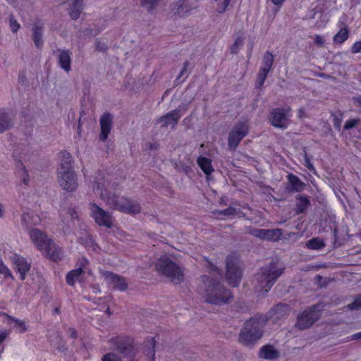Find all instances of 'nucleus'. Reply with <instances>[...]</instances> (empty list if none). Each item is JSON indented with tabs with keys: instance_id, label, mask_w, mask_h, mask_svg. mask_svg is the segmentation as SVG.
Wrapping results in <instances>:
<instances>
[{
	"instance_id": "31",
	"label": "nucleus",
	"mask_w": 361,
	"mask_h": 361,
	"mask_svg": "<svg viewBox=\"0 0 361 361\" xmlns=\"http://www.w3.org/2000/svg\"><path fill=\"white\" fill-rule=\"evenodd\" d=\"M307 247L313 250H319L324 246L323 241L318 238H314L309 240L307 243Z\"/></svg>"
},
{
	"instance_id": "33",
	"label": "nucleus",
	"mask_w": 361,
	"mask_h": 361,
	"mask_svg": "<svg viewBox=\"0 0 361 361\" xmlns=\"http://www.w3.org/2000/svg\"><path fill=\"white\" fill-rule=\"evenodd\" d=\"M121 357L116 353H109L104 355L102 361H121Z\"/></svg>"
},
{
	"instance_id": "15",
	"label": "nucleus",
	"mask_w": 361,
	"mask_h": 361,
	"mask_svg": "<svg viewBox=\"0 0 361 361\" xmlns=\"http://www.w3.org/2000/svg\"><path fill=\"white\" fill-rule=\"evenodd\" d=\"M86 268L83 265L82 267L72 270L68 272L66 275V283L70 286H73L76 281L81 283H85L84 278L86 276Z\"/></svg>"
},
{
	"instance_id": "9",
	"label": "nucleus",
	"mask_w": 361,
	"mask_h": 361,
	"mask_svg": "<svg viewBox=\"0 0 361 361\" xmlns=\"http://www.w3.org/2000/svg\"><path fill=\"white\" fill-rule=\"evenodd\" d=\"M249 125L247 121H242L237 123L229 134V147L235 149L240 141L247 135Z\"/></svg>"
},
{
	"instance_id": "8",
	"label": "nucleus",
	"mask_w": 361,
	"mask_h": 361,
	"mask_svg": "<svg viewBox=\"0 0 361 361\" xmlns=\"http://www.w3.org/2000/svg\"><path fill=\"white\" fill-rule=\"evenodd\" d=\"M8 248L9 246L8 245H3V254L5 257L8 258L15 265V269L19 272L20 279L24 280L26 273L30 269V265L23 257H20L17 254L13 253Z\"/></svg>"
},
{
	"instance_id": "35",
	"label": "nucleus",
	"mask_w": 361,
	"mask_h": 361,
	"mask_svg": "<svg viewBox=\"0 0 361 361\" xmlns=\"http://www.w3.org/2000/svg\"><path fill=\"white\" fill-rule=\"evenodd\" d=\"M219 1L218 11L220 13L224 12L229 4L230 0H217Z\"/></svg>"
},
{
	"instance_id": "41",
	"label": "nucleus",
	"mask_w": 361,
	"mask_h": 361,
	"mask_svg": "<svg viewBox=\"0 0 361 361\" xmlns=\"http://www.w3.org/2000/svg\"><path fill=\"white\" fill-rule=\"evenodd\" d=\"M9 334L10 331L0 329V343L5 341Z\"/></svg>"
},
{
	"instance_id": "20",
	"label": "nucleus",
	"mask_w": 361,
	"mask_h": 361,
	"mask_svg": "<svg viewBox=\"0 0 361 361\" xmlns=\"http://www.w3.org/2000/svg\"><path fill=\"white\" fill-rule=\"evenodd\" d=\"M282 233L280 229H273V230H258L255 232V235L261 239L264 240H277L280 238Z\"/></svg>"
},
{
	"instance_id": "4",
	"label": "nucleus",
	"mask_w": 361,
	"mask_h": 361,
	"mask_svg": "<svg viewBox=\"0 0 361 361\" xmlns=\"http://www.w3.org/2000/svg\"><path fill=\"white\" fill-rule=\"evenodd\" d=\"M204 293L202 292V288L200 291L207 302L221 305L229 302L231 299L230 291L219 283L207 281L204 282Z\"/></svg>"
},
{
	"instance_id": "42",
	"label": "nucleus",
	"mask_w": 361,
	"mask_h": 361,
	"mask_svg": "<svg viewBox=\"0 0 361 361\" xmlns=\"http://www.w3.org/2000/svg\"><path fill=\"white\" fill-rule=\"evenodd\" d=\"M357 122V121L355 119L348 120L345 123L344 128L350 129V128L354 127L356 125Z\"/></svg>"
},
{
	"instance_id": "28",
	"label": "nucleus",
	"mask_w": 361,
	"mask_h": 361,
	"mask_svg": "<svg viewBox=\"0 0 361 361\" xmlns=\"http://www.w3.org/2000/svg\"><path fill=\"white\" fill-rule=\"evenodd\" d=\"M244 41H245L244 35H239L236 36V37L234 40V42L231 47V51L233 54L238 53L243 47V46L244 44Z\"/></svg>"
},
{
	"instance_id": "26",
	"label": "nucleus",
	"mask_w": 361,
	"mask_h": 361,
	"mask_svg": "<svg viewBox=\"0 0 361 361\" xmlns=\"http://www.w3.org/2000/svg\"><path fill=\"white\" fill-rule=\"evenodd\" d=\"M59 61L61 67L68 72L71 69V56L68 51H61L59 55Z\"/></svg>"
},
{
	"instance_id": "25",
	"label": "nucleus",
	"mask_w": 361,
	"mask_h": 361,
	"mask_svg": "<svg viewBox=\"0 0 361 361\" xmlns=\"http://www.w3.org/2000/svg\"><path fill=\"white\" fill-rule=\"evenodd\" d=\"M197 164L207 176L210 175L214 171L212 164V160L209 158L200 157L197 159Z\"/></svg>"
},
{
	"instance_id": "47",
	"label": "nucleus",
	"mask_w": 361,
	"mask_h": 361,
	"mask_svg": "<svg viewBox=\"0 0 361 361\" xmlns=\"http://www.w3.org/2000/svg\"><path fill=\"white\" fill-rule=\"evenodd\" d=\"M235 209L233 208H228L224 212L225 215H233L235 214Z\"/></svg>"
},
{
	"instance_id": "44",
	"label": "nucleus",
	"mask_w": 361,
	"mask_h": 361,
	"mask_svg": "<svg viewBox=\"0 0 361 361\" xmlns=\"http://www.w3.org/2000/svg\"><path fill=\"white\" fill-rule=\"evenodd\" d=\"M96 49L99 51H103L106 49V45L104 43H102L101 42H97L96 43Z\"/></svg>"
},
{
	"instance_id": "24",
	"label": "nucleus",
	"mask_w": 361,
	"mask_h": 361,
	"mask_svg": "<svg viewBox=\"0 0 361 361\" xmlns=\"http://www.w3.org/2000/svg\"><path fill=\"white\" fill-rule=\"evenodd\" d=\"M13 124V118L8 114L0 112V133L9 130Z\"/></svg>"
},
{
	"instance_id": "48",
	"label": "nucleus",
	"mask_w": 361,
	"mask_h": 361,
	"mask_svg": "<svg viewBox=\"0 0 361 361\" xmlns=\"http://www.w3.org/2000/svg\"><path fill=\"white\" fill-rule=\"evenodd\" d=\"M69 214L72 219H78V213L74 210H71Z\"/></svg>"
},
{
	"instance_id": "38",
	"label": "nucleus",
	"mask_w": 361,
	"mask_h": 361,
	"mask_svg": "<svg viewBox=\"0 0 361 361\" xmlns=\"http://www.w3.org/2000/svg\"><path fill=\"white\" fill-rule=\"evenodd\" d=\"M314 43L317 45H318L319 47H322L324 45L325 39L323 36L317 35L314 37Z\"/></svg>"
},
{
	"instance_id": "30",
	"label": "nucleus",
	"mask_w": 361,
	"mask_h": 361,
	"mask_svg": "<svg viewBox=\"0 0 361 361\" xmlns=\"http://www.w3.org/2000/svg\"><path fill=\"white\" fill-rule=\"evenodd\" d=\"M33 38L34 42L37 47H40L42 44V27L39 26H35L33 30Z\"/></svg>"
},
{
	"instance_id": "12",
	"label": "nucleus",
	"mask_w": 361,
	"mask_h": 361,
	"mask_svg": "<svg viewBox=\"0 0 361 361\" xmlns=\"http://www.w3.org/2000/svg\"><path fill=\"white\" fill-rule=\"evenodd\" d=\"M319 314L315 308L305 310L298 316L297 326L301 329L308 328L319 318Z\"/></svg>"
},
{
	"instance_id": "46",
	"label": "nucleus",
	"mask_w": 361,
	"mask_h": 361,
	"mask_svg": "<svg viewBox=\"0 0 361 361\" xmlns=\"http://www.w3.org/2000/svg\"><path fill=\"white\" fill-rule=\"evenodd\" d=\"M273 4L278 6L279 8L282 6L286 0H270Z\"/></svg>"
},
{
	"instance_id": "7",
	"label": "nucleus",
	"mask_w": 361,
	"mask_h": 361,
	"mask_svg": "<svg viewBox=\"0 0 361 361\" xmlns=\"http://www.w3.org/2000/svg\"><path fill=\"white\" fill-rule=\"evenodd\" d=\"M89 209L90 216L97 225L109 228L113 227L114 219L109 213L94 203L90 204Z\"/></svg>"
},
{
	"instance_id": "32",
	"label": "nucleus",
	"mask_w": 361,
	"mask_h": 361,
	"mask_svg": "<svg viewBox=\"0 0 361 361\" xmlns=\"http://www.w3.org/2000/svg\"><path fill=\"white\" fill-rule=\"evenodd\" d=\"M288 179L295 190H299L302 189V184L295 176L290 174L288 176Z\"/></svg>"
},
{
	"instance_id": "37",
	"label": "nucleus",
	"mask_w": 361,
	"mask_h": 361,
	"mask_svg": "<svg viewBox=\"0 0 361 361\" xmlns=\"http://www.w3.org/2000/svg\"><path fill=\"white\" fill-rule=\"evenodd\" d=\"M351 51L353 54H357L361 52V41L355 42L352 47H351Z\"/></svg>"
},
{
	"instance_id": "50",
	"label": "nucleus",
	"mask_w": 361,
	"mask_h": 361,
	"mask_svg": "<svg viewBox=\"0 0 361 361\" xmlns=\"http://www.w3.org/2000/svg\"><path fill=\"white\" fill-rule=\"evenodd\" d=\"M354 338L355 339H360L361 338V331L360 333H357L353 336Z\"/></svg>"
},
{
	"instance_id": "13",
	"label": "nucleus",
	"mask_w": 361,
	"mask_h": 361,
	"mask_svg": "<svg viewBox=\"0 0 361 361\" xmlns=\"http://www.w3.org/2000/svg\"><path fill=\"white\" fill-rule=\"evenodd\" d=\"M274 62V56L269 52H267L263 57L262 66L257 75V84L261 86L265 81Z\"/></svg>"
},
{
	"instance_id": "11",
	"label": "nucleus",
	"mask_w": 361,
	"mask_h": 361,
	"mask_svg": "<svg viewBox=\"0 0 361 361\" xmlns=\"http://www.w3.org/2000/svg\"><path fill=\"white\" fill-rule=\"evenodd\" d=\"M290 116L289 109H277L270 113L269 121L274 127L284 128L288 125Z\"/></svg>"
},
{
	"instance_id": "18",
	"label": "nucleus",
	"mask_w": 361,
	"mask_h": 361,
	"mask_svg": "<svg viewBox=\"0 0 361 361\" xmlns=\"http://www.w3.org/2000/svg\"><path fill=\"white\" fill-rule=\"evenodd\" d=\"M179 111L175 110L159 118V123L162 126L173 128L180 118Z\"/></svg>"
},
{
	"instance_id": "2",
	"label": "nucleus",
	"mask_w": 361,
	"mask_h": 361,
	"mask_svg": "<svg viewBox=\"0 0 361 361\" xmlns=\"http://www.w3.org/2000/svg\"><path fill=\"white\" fill-rule=\"evenodd\" d=\"M71 154L66 151L59 154V164L57 169L59 183L67 192L75 191L78 186V176L73 169Z\"/></svg>"
},
{
	"instance_id": "34",
	"label": "nucleus",
	"mask_w": 361,
	"mask_h": 361,
	"mask_svg": "<svg viewBox=\"0 0 361 361\" xmlns=\"http://www.w3.org/2000/svg\"><path fill=\"white\" fill-rule=\"evenodd\" d=\"M0 274H3L5 278H11L12 274L8 268L0 259Z\"/></svg>"
},
{
	"instance_id": "27",
	"label": "nucleus",
	"mask_w": 361,
	"mask_h": 361,
	"mask_svg": "<svg viewBox=\"0 0 361 361\" xmlns=\"http://www.w3.org/2000/svg\"><path fill=\"white\" fill-rule=\"evenodd\" d=\"M348 35L349 31L348 27L343 26L334 37V42L336 44H342L348 38Z\"/></svg>"
},
{
	"instance_id": "40",
	"label": "nucleus",
	"mask_w": 361,
	"mask_h": 361,
	"mask_svg": "<svg viewBox=\"0 0 361 361\" xmlns=\"http://www.w3.org/2000/svg\"><path fill=\"white\" fill-rule=\"evenodd\" d=\"M350 309H357L361 307V296L357 298L355 301L349 305Z\"/></svg>"
},
{
	"instance_id": "1",
	"label": "nucleus",
	"mask_w": 361,
	"mask_h": 361,
	"mask_svg": "<svg viewBox=\"0 0 361 361\" xmlns=\"http://www.w3.org/2000/svg\"><path fill=\"white\" fill-rule=\"evenodd\" d=\"M92 190L95 195L104 199L107 204L118 211L130 214H136L141 211L140 205L137 202L123 197L110 195L105 189L103 182H94Z\"/></svg>"
},
{
	"instance_id": "39",
	"label": "nucleus",
	"mask_w": 361,
	"mask_h": 361,
	"mask_svg": "<svg viewBox=\"0 0 361 361\" xmlns=\"http://www.w3.org/2000/svg\"><path fill=\"white\" fill-rule=\"evenodd\" d=\"M301 204L302 207L299 209V211L300 212H303V210L307 207L308 205V201L305 197H300L298 200V204Z\"/></svg>"
},
{
	"instance_id": "16",
	"label": "nucleus",
	"mask_w": 361,
	"mask_h": 361,
	"mask_svg": "<svg viewBox=\"0 0 361 361\" xmlns=\"http://www.w3.org/2000/svg\"><path fill=\"white\" fill-rule=\"evenodd\" d=\"M240 271L234 264L227 263L226 277L230 285L236 286L240 280Z\"/></svg>"
},
{
	"instance_id": "51",
	"label": "nucleus",
	"mask_w": 361,
	"mask_h": 361,
	"mask_svg": "<svg viewBox=\"0 0 361 361\" xmlns=\"http://www.w3.org/2000/svg\"><path fill=\"white\" fill-rule=\"evenodd\" d=\"M154 345H155V341L154 339H152L150 342V345L152 347V348H154Z\"/></svg>"
},
{
	"instance_id": "52",
	"label": "nucleus",
	"mask_w": 361,
	"mask_h": 361,
	"mask_svg": "<svg viewBox=\"0 0 361 361\" xmlns=\"http://www.w3.org/2000/svg\"><path fill=\"white\" fill-rule=\"evenodd\" d=\"M86 238L87 240L89 238V236L87 235H86Z\"/></svg>"
},
{
	"instance_id": "14",
	"label": "nucleus",
	"mask_w": 361,
	"mask_h": 361,
	"mask_svg": "<svg viewBox=\"0 0 361 361\" xmlns=\"http://www.w3.org/2000/svg\"><path fill=\"white\" fill-rule=\"evenodd\" d=\"M101 274L104 280L108 285L121 290H124L127 288V283L125 279L121 276L108 271H104Z\"/></svg>"
},
{
	"instance_id": "29",
	"label": "nucleus",
	"mask_w": 361,
	"mask_h": 361,
	"mask_svg": "<svg viewBox=\"0 0 361 361\" xmlns=\"http://www.w3.org/2000/svg\"><path fill=\"white\" fill-rule=\"evenodd\" d=\"M164 0H140L142 6L147 10H152L159 3Z\"/></svg>"
},
{
	"instance_id": "45",
	"label": "nucleus",
	"mask_w": 361,
	"mask_h": 361,
	"mask_svg": "<svg viewBox=\"0 0 361 361\" xmlns=\"http://www.w3.org/2000/svg\"><path fill=\"white\" fill-rule=\"evenodd\" d=\"M6 209L4 205L0 202V219H2L5 216Z\"/></svg>"
},
{
	"instance_id": "23",
	"label": "nucleus",
	"mask_w": 361,
	"mask_h": 361,
	"mask_svg": "<svg viewBox=\"0 0 361 361\" xmlns=\"http://www.w3.org/2000/svg\"><path fill=\"white\" fill-rule=\"evenodd\" d=\"M259 357L266 360H275L279 357V352L273 346L266 345L262 348Z\"/></svg>"
},
{
	"instance_id": "49",
	"label": "nucleus",
	"mask_w": 361,
	"mask_h": 361,
	"mask_svg": "<svg viewBox=\"0 0 361 361\" xmlns=\"http://www.w3.org/2000/svg\"><path fill=\"white\" fill-rule=\"evenodd\" d=\"M354 102L355 104L361 106V96L357 97L354 98Z\"/></svg>"
},
{
	"instance_id": "22",
	"label": "nucleus",
	"mask_w": 361,
	"mask_h": 361,
	"mask_svg": "<svg viewBox=\"0 0 361 361\" xmlns=\"http://www.w3.org/2000/svg\"><path fill=\"white\" fill-rule=\"evenodd\" d=\"M4 321L8 324L12 325L19 333L22 334L27 330V326L24 321L16 319L7 314L3 313Z\"/></svg>"
},
{
	"instance_id": "5",
	"label": "nucleus",
	"mask_w": 361,
	"mask_h": 361,
	"mask_svg": "<svg viewBox=\"0 0 361 361\" xmlns=\"http://www.w3.org/2000/svg\"><path fill=\"white\" fill-rule=\"evenodd\" d=\"M155 268L159 273L169 279L173 283H179L183 280V271L168 256L160 257L155 264Z\"/></svg>"
},
{
	"instance_id": "36",
	"label": "nucleus",
	"mask_w": 361,
	"mask_h": 361,
	"mask_svg": "<svg viewBox=\"0 0 361 361\" xmlns=\"http://www.w3.org/2000/svg\"><path fill=\"white\" fill-rule=\"evenodd\" d=\"M20 27V24L14 18H10V27H11L12 32H17L19 30Z\"/></svg>"
},
{
	"instance_id": "17",
	"label": "nucleus",
	"mask_w": 361,
	"mask_h": 361,
	"mask_svg": "<svg viewBox=\"0 0 361 361\" xmlns=\"http://www.w3.org/2000/svg\"><path fill=\"white\" fill-rule=\"evenodd\" d=\"M112 117L109 114H104L100 118V139L106 140L111 129Z\"/></svg>"
},
{
	"instance_id": "10",
	"label": "nucleus",
	"mask_w": 361,
	"mask_h": 361,
	"mask_svg": "<svg viewBox=\"0 0 361 361\" xmlns=\"http://www.w3.org/2000/svg\"><path fill=\"white\" fill-rule=\"evenodd\" d=\"M197 6V0H176L172 7L174 15L179 17L188 16L190 11Z\"/></svg>"
},
{
	"instance_id": "21",
	"label": "nucleus",
	"mask_w": 361,
	"mask_h": 361,
	"mask_svg": "<svg viewBox=\"0 0 361 361\" xmlns=\"http://www.w3.org/2000/svg\"><path fill=\"white\" fill-rule=\"evenodd\" d=\"M69 15L72 19H77L83 8V0H68Z\"/></svg>"
},
{
	"instance_id": "6",
	"label": "nucleus",
	"mask_w": 361,
	"mask_h": 361,
	"mask_svg": "<svg viewBox=\"0 0 361 361\" xmlns=\"http://www.w3.org/2000/svg\"><path fill=\"white\" fill-rule=\"evenodd\" d=\"M262 335L258 322L251 319L246 323L244 329L241 331L240 341L245 345H250L261 338Z\"/></svg>"
},
{
	"instance_id": "19",
	"label": "nucleus",
	"mask_w": 361,
	"mask_h": 361,
	"mask_svg": "<svg viewBox=\"0 0 361 361\" xmlns=\"http://www.w3.org/2000/svg\"><path fill=\"white\" fill-rule=\"evenodd\" d=\"M282 270H270L269 273L263 275L262 276V285L265 291H268V290L272 286L274 281L281 274Z\"/></svg>"
},
{
	"instance_id": "43",
	"label": "nucleus",
	"mask_w": 361,
	"mask_h": 361,
	"mask_svg": "<svg viewBox=\"0 0 361 361\" xmlns=\"http://www.w3.org/2000/svg\"><path fill=\"white\" fill-rule=\"evenodd\" d=\"M21 173H22V181L25 184H27L29 182V176L27 174V172L25 170L23 169L21 171Z\"/></svg>"
},
{
	"instance_id": "3",
	"label": "nucleus",
	"mask_w": 361,
	"mask_h": 361,
	"mask_svg": "<svg viewBox=\"0 0 361 361\" xmlns=\"http://www.w3.org/2000/svg\"><path fill=\"white\" fill-rule=\"evenodd\" d=\"M29 235L35 246L43 255L53 261L61 259L62 255L61 248L44 232L34 228L30 231Z\"/></svg>"
}]
</instances>
